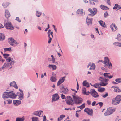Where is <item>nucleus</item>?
I'll return each mask as SVG.
<instances>
[{"label":"nucleus","instance_id":"39448f33","mask_svg":"<svg viewBox=\"0 0 121 121\" xmlns=\"http://www.w3.org/2000/svg\"><path fill=\"white\" fill-rule=\"evenodd\" d=\"M65 99L66 103L68 105L72 106L73 105V101L72 100L70 96H67L65 98Z\"/></svg>","mask_w":121,"mask_h":121},{"label":"nucleus","instance_id":"c9c22d12","mask_svg":"<svg viewBox=\"0 0 121 121\" xmlns=\"http://www.w3.org/2000/svg\"><path fill=\"white\" fill-rule=\"evenodd\" d=\"M93 86L96 88H98L100 87L99 84L98 83L94 84Z\"/></svg>","mask_w":121,"mask_h":121},{"label":"nucleus","instance_id":"a18cd8bd","mask_svg":"<svg viewBox=\"0 0 121 121\" xmlns=\"http://www.w3.org/2000/svg\"><path fill=\"white\" fill-rule=\"evenodd\" d=\"M85 103H84L80 106H79V108L81 109H82L85 107Z\"/></svg>","mask_w":121,"mask_h":121},{"label":"nucleus","instance_id":"6ab92c4d","mask_svg":"<svg viewBox=\"0 0 121 121\" xmlns=\"http://www.w3.org/2000/svg\"><path fill=\"white\" fill-rule=\"evenodd\" d=\"M10 86H13L17 89L18 88V87L15 81H13L11 82L10 84Z\"/></svg>","mask_w":121,"mask_h":121},{"label":"nucleus","instance_id":"603ef678","mask_svg":"<svg viewBox=\"0 0 121 121\" xmlns=\"http://www.w3.org/2000/svg\"><path fill=\"white\" fill-rule=\"evenodd\" d=\"M108 93H107L104 95L103 94V95H102V96L103 97L105 98L106 97H107L108 96Z\"/></svg>","mask_w":121,"mask_h":121},{"label":"nucleus","instance_id":"bb28decb","mask_svg":"<svg viewBox=\"0 0 121 121\" xmlns=\"http://www.w3.org/2000/svg\"><path fill=\"white\" fill-rule=\"evenodd\" d=\"M100 7L103 10H108L109 9V8L108 7L105 6H104L103 5H100Z\"/></svg>","mask_w":121,"mask_h":121},{"label":"nucleus","instance_id":"6e6d98bb","mask_svg":"<svg viewBox=\"0 0 121 121\" xmlns=\"http://www.w3.org/2000/svg\"><path fill=\"white\" fill-rule=\"evenodd\" d=\"M3 56L5 58H7V57H8L9 56V54H4L3 55Z\"/></svg>","mask_w":121,"mask_h":121},{"label":"nucleus","instance_id":"8fccbe9b","mask_svg":"<svg viewBox=\"0 0 121 121\" xmlns=\"http://www.w3.org/2000/svg\"><path fill=\"white\" fill-rule=\"evenodd\" d=\"M104 115L105 116L109 115L110 114L108 111L107 110L106 112H105L104 114Z\"/></svg>","mask_w":121,"mask_h":121},{"label":"nucleus","instance_id":"680f3d73","mask_svg":"<svg viewBox=\"0 0 121 121\" xmlns=\"http://www.w3.org/2000/svg\"><path fill=\"white\" fill-rule=\"evenodd\" d=\"M61 98L63 99H65V96L63 94H62L61 95Z\"/></svg>","mask_w":121,"mask_h":121},{"label":"nucleus","instance_id":"b1692460","mask_svg":"<svg viewBox=\"0 0 121 121\" xmlns=\"http://www.w3.org/2000/svg\"><path fill=\"white\" fill-rule=\"evenodd\" d=\"M5 15L6 18H8L10 17V15L9 12L7 10H5Z\"/></svg>","mask_w":121,"mask_h":121},{"label":"nucleus","instance_id":"de8ad7c7","mask_svg":"<svg viewBox=\"0 0 121 121\" xmlns=\"http://www.w3.org/2000/svg\"><path fill=\"white\" fill-rule=\"evenodd\" d=\"M13 60V59L11 58L10 57H8L6 59V60L7 62H8V63H10V61Z\"/></svg>","mask_w":121,"mask_h":121},{"label":"nucleus","instance_id":"49530a36","mask_svg":"<svg viewBox=\"0 0 121 121\" xmlns=\"http://www.w3.org/2000/svg\"><path fill=\"white\" fill-rule=\"evenodd\" d=\"M82 84L83 86H86L88 84V83L86 80H85L83 82Z\"/></svg>","mask_w":121,"mask_h":121},{"label":"nucleus","instance_id":"4c0bfd02","mask_svg":"<svg viewBox=\"0 0 121 121\" xmlns=\"http://www.w3.org/2000/svg\"><path fill=\"white\" fill-rule=\"evenodd\" d=\"M93 112V110L91 109H90V111L87 113L90 115H92Z\"/></svg>","mask_w":121,"mask_h":121},{"label":"nucleus","instance_id":"4d7b16f0","mask_svg":"<svg viewBox=\"0 0 121 121\" xmlns=\"http://www.w3.org/2000/svg\"><path fill=\"white\" fill-rule=\"evenodd\" d=\"M90 109L88 108H86L84 109V111L87 113L90 111Z\"/></svg>","mask_w":121,"mask_h":121},{"label":"nucleus","instance_id":"774afa93","mask_svg":"<svg viewBox=\"0 0 121 121\" xmlns=\"http://www.w3.org/2000/svg\"><path fill=\"white\" fill-rule=\"evenodd\" d=\"M49 40L48 41V43H50L51 42V41L52 40V38L51 37L49 38Z\"/></svg>","mask_w":121,"mask_h":121},{"label":"nucleus","instance_id":"2f4dec72","mask_svg":"<svg viewBox=\"0 0 121 121\" xmlns=\"http://www.w3.org/2000/svg\"><path fill=\"white\" fill-rule=\"evenodd\" d=\"M65 117V116L64 115H62L60 116L58 118V121H60L62 120Z\"/></svg>","mask_w":121,"mask_h":121},{"label":"nucleus","instance_id":"0e129e2a","mask_svg":"<svg viewBox=\"0 0 121 121\" xmlns=\"http://www.w3.org/2000/svg\"><path fill=\"white\" fill-rule=\"evenodd\" d=\"M92 1H94L96 2H99V0H91Z\"/></svg>","mask_w":121,"mask_h":121},{"label":"nucleus","instance_id":"09e8293b","mask_svg":"<svg viewBox=\"0 0 121 121\" xmlns=\"http://www.w3.org/2000/svg\"><path fill=\"white\" fill-rule=\"evenodd\" d=\"M38 111L34 112H33V114L35 115L38 116Z\"/></svg>","mask_w":121,"mask_h":121},{"label":"nucleus","instance_id":"72a5a7b5","mask_svg":"<svg viewBox=\"0 0 121 121\" xmlns=\"http://www.w3.org/2000/svg\"><path fill=\"white\" fill-rule=\"evenodd\" d=\"M10 4L9 2L4 3L2 5L4 8H5L9 5Z\"/></svg>","mask_w":121,"mask_h":121},{"label":"nucleus","instance_id":"bf43d9fd","mask_svg":"<svg viewBox=\"0 0 121 121\" xmlns=\"http://www.w3.org/2000/svg\"><path fill=\"white\" fill-rule=\"evenodd\" d=\"M98 104H99L100 107H102L103 105V103L102 102H100L98 103Z\"/></svg>","mask_w":121,"mask_h":121},{"label":"nucleus","instance_id":"7c9ffc66","mask_svg":"<svg viewBox=\"0 0 121 121\" xmlns=\"http://www.w3.org/2000/svg\"><path fill=\"white\" fill-rule=\"evenodd\" d=\"M108 84V83L107 82H100L99 83L100 85L102 86H106Z\"/></svg>","mask_w":121,"mask_h":121},{"label":"nucleus","instance_id":"f704fd0d","mask_svg":"<svg viewBox=\"0 0 121 121\" xmlns=\"http://www.w3.org/2000/svg\"><path fill=\"white\" fill-rule=\"evenodd\" d=\"M98 22L99 23L101 26L103 27H105V23L104 24V22L102 20L99 21Z\"/></svg>","mask_w":121,"mask_h":121},{"label":"nucleus","instance_id":"ddd939ff","mask_svg":"<svg viewBox=\"0 0 121 121\" xmlns=\"http://www.w3.org/2000/svg\"><path fill=\"white\" fill-rule=\"evenodd\" d=\"M65 77H63L61 78L59 80L57 83V85L58 86H59L64 82L65 79Z\"/></svg>","mask_w":121,"mask_h":121},{"label":"nucleus","instance_id":"a19ab883","mask_svg":"<svg viewBox=\"0 0 121 121\" xmlns=\"http://www.w3.org/2000/svg\"><path fill=\"white\" fill-rule=\"evenodd\" d=\"M41 12L38 11H36V16L38 17H39L41 15Z\"/></svg>","mask_w":121,"mask_h":121},{"label":"nucleus","instance_id":"ea45409f","mask_svg":"<svg viewBox=\"0 0 121 121\" xmlns=\"http://www.w3.org/2000/svg\"><path fill=\"white\" fill-rule=\"evenodd\" d=\"M113 44L114 45L120 47H121V43H119L115 42L113 43Z\"/></svg>","mask_w":121,"mask_h":121},{"label":"nucleus","instance_id":"dca6fc26","mask_svg":"<svg viewBox=\"0 0 121 121\" xmlns=\"http://www.w3.org/2000/svg\"><path fill=\"white\" fill-rule=\"evenodd\" d=\"M113 9L116 10L117 9V10H121V7L120 5H118V4H116L115 5V6L113 7Z\"/></svg>","mask_w":121,"mask_h":121},{"label":"nucleus","instance_id":"1a4fd4ad","mask_svg":"<svg viewBox=\"0 0 121 121\" xmlns=\"http://www.w3.org/2000/svg\"><path fill=\"white\" fill-rule=\"evenodd\" d=\"M59 99V97L58 94L56 93L52 96V102H53L54 101L57 100Z\"/></svg>","mask_w":121,"mask_h":121},{"label":"nucleus","instance_id":"e2e57ef3","mask_svg":"<svg viewBox=\"0 0 121 121\" xmlns=\"http://www.w3.org/2000/svg\"><path fill=\"white\" fill-rule=\"evenodd\" d=\"M43 121H46V117L45 115L43 117Z\"/></svg>","mask_w":121,"mask_h":121},{"label":"nucleus","instance_id":"0eeeda50","mask_svg":"<svg viewBox=\"0 0 121 121\" xmlns=\"http://www.w3.org/2000/svg\"><path fill=\"white\" fill-rule=\"evenodd\" d=\"M103 63L105 64H107L109 66V68L111 69L112 68V65L111 63L109 62V60L108 57H104V60L103 61Z\"/></svg>","mask_w":121,"mask_h":121},{"label":"nucleus","instance_id":"20e7f679","mask_svg":"<svg viewBox=\"0 0 121 121\" xmlns=\"http://www.w3.org/2000/svg\"><path fill=\"white\" fill-rule=\"evenodd\" d=\"M4 26L6 29L9 30H12L14 29V28L13 27L11 22H4Z\"/></svg>","mask_w":121,"mask_h":121},{"label":"nucleus","instance_id":"a211bd4d","mask_svg":"<svg viewBox=\"0 0 121 121\" xmlns=\"http://www.w3.org/2000/svg\"><path fill=\"white\" fill-rule=\"evenodd\" d=\"M110 27L113 31H116L117 29V28L115 24H112L110 26Z\"/></svg>","mask_w":121,"mask_h":121},{"label":"nucleus","instance_id":"a878e982","mask_svg":"<svg viewBox=\"0 0 121 121\" xmlns=\"http://www.w3.org/2000/svg\"><path fill=\"white\" fill-rule=\"evenodd\" d=\"M5 39V36L3 34L0 33V41L4 40Z\"/></svg>","mask_w":121,"mask_h":121},{"label":"nucleus","instance_id":"5fc2aeb1","mask_svg":"<svg viewBox=\"0 0 121 121\" xmlns=\"http://www.w3.org/2000/svg\"><path fill=\"white\" fill-rule=\"evenodd\" d=\"M90 14H88L89 15H91L92 16H93L95 15V14L94 13V12L92 10L91 11V12H90Z\"/></svg>","mask_w":121,"mask_h":121},{"label":"nucleus","instance_id":"aec40b11","mask_svg":"<svg viewBox=\"0 0 121 121\" xmlns=\"http://www.w3.org/2000/svg\"><path fill=\"white\" fill-rule=\"evenodd\" d=\"M110 114H112L115 111V109L113 108H110L107 109Z\"/></svg>","mask_w":121,"mask_h":121},{"label":"nucleus","instance_id":"423d86ee","mask_svg":"<svg viewBox=\"0 0 121 121\" xmlns=\"http://www.w3.org/2000/svg\"><path fill=\"white\" fill-rule=\"evenodd\" d=\"M15 62V60H13L10 63L6 62L4 63L2 66V69H4L10 66L13 65Z\"/></svg>","mask_w":121,"mask_h":121},{"label":"nucleus","instance_id":"cd10ccee","mask_svg":"<svg viewBox=\"0 0 121 121\" xmlns=\"http://www.w3.org/2000/svg\"><path fill=\"white\" fill-rule=\"evenodd\" d=\"M12 102V100L9 99L6 100L4 101V103L5 105L6 104H10Z\"/></svg>","mask_w":121,"mask_h":121},{"label":"nucleus","instance_id":"79ce46f5","mask_svg":"<svg viewBox=\"0 0 121 121\" xmlns=\"http://www.w3.org/2000/svg\"><path fill=\"white\" fill-rule=\"evenodd\" d=\"M4 50L5 52L7 51L10 52L12 51V49L10 48H4Z\"/></svg>","mask_w":121,"mask_h":121},{"label":"nucleus","instance_id":"4468645a","mask_svg":"<svg viewBox=\"0 0 121 121\" xmlns=\"http://www.w3.org/2000/svg\"><path fill=\"white\" fill-rule=\"evenodd\" d=\"M16 96H18V99L19 100H22L23 98V93H21L20 92H18L17 93V94L16 95Z\"/></svg>","mask_w":121,"mask_h":121},{"label":"nucleus","instance_id":"c85d7f7f","mask_svg":"<svg viewBox=\"0 0 121 121\" xmlns=\"http://www.w3.org/2000/svg\"><path fill=\"white\" fill-rule=\"evenodd\" d=\"M92 19H88L87 17V18L86 19V22L87 24L88 25L92 24Z\"/></svg>","mask_w":121,"mask_h":121},{"label":"nucleus","instance_id":"2eb2a0df","mask_svg":"<svg viewBox=\"0 0 121 121\" xmlns=\"http://www.w3.org/2000/svg\"><path fill=\"white\" fill-rule=\"evenodd\" d=\"M98 80L99 81H101V82H107L109 81V79L104 78L102 77H99V78Z\"/></svg>","mask_w":121,"mask_h":121},{"label":"nucleus","instance_id":"5701e85b","mask_svg":"<svg viewBox=\"0 0 121 121\" xmlns=\"http://www.w3.org/2000/svg\"><path fill=\"white\" fill-rule=\"evenodd\" d=\"M91 67L89 68L90 70H94L95 67V65L92 63H90Z\"/></svg>","mask_w":121,"mask_h":121},{"label":"nucleus","instance_id":"69168bd1","mask_svg":"<svg viewBox=\"0 0 121 121\" xmlns=\"http://www.w3.org/2000/svg\"><path fill=\"white\" fill-rule=\"evenodd\" d=\"M87 104L89 105H90L91 104V101H90L89 100H87Z\"/></svg>","mask_w":121,"mask_h":121},{"label":"nucleus","instance_id":"c756f323","mask_svg":"<svg viewBox=\"0 0 121 121\" xmlns=\"http://www.w3.org/2000/svg\"><path fill=\"white\" fill-rule=\"evenodd\" d=\"M25 119V118L23 117H17L16 118V121H23Z\"/></svg>","mask_w":121,"mask_h":121},{"label":"nucleus","instance_id":"f3484780","mask_svg":"<svg viewBox=\"0 0 121 121\" xmlns=\"http://www.w3.org/2000/svg\"><path fill=\"white\" fill-rule=\"evenodd\" d=\"M13 103L15 106H17L21 103V101L19 100H14L13 101Z\"/></svg>","mask_w":121,"mask_h":121},{"label":"nucleus","instance_id":"e433bc0d","mask_svg":"<svg viewBox=\"0 0 121 121\" xmlns=\"http://www.w3.org/2000/svg\"><path fill=\"white\" fill-rule=\"evenodd\" d=\"M119 41L121 40V34L120 35V34H118L117 36V38H116Z\"/></svg>","mask_w":121,"mask_h":121},{"label":"nucleus","instance_id":"c03bdc74","mask_svg":"<svg viewBox=\"0 0 121 121\" xmlns=\"http://www.w3.org/2000/svg\"><path fill=\"white\" fill-rule=\"evenodd\" d=\"M32 121H38V118L37 117H33L32 118Z\"/></svg>","mask_w":121,"mask_h":121},{"label":"nucleus","instance_id":"f257e3e1","mask_svg":"<svg viewBox=\"0 0 121 121\" xmlns=\"http://www.w3.org/2000/svg\"><path fill=\"white\" fill-rule=\"evenodd\" d=\"M16 95L12 91H10V92H5L3 93L2 95V98L4 100H6L9 98L14 99L16 98Z\"/></svg>","mask_w":121,"mask_h":121},{"label":"nucleus","instance_id":"393cba45","mask_svg":"<svg viewBox=\"0 0 121 121\" xmlns=\"http://www.w3.org/2000/svg\"><path fill=\"white\" fill-rule=\"evenodd\" d=\"M109 74V73H105L103 74V75L106 78H107L109 79H111L113 77V76H109L108 75V74Z\"/></svg>","mask_w":121,"mask_h":121},{"label":"nucleus","instance_id":"338daca9","mask_svg":"<svg viewBox=\"0 0 121 121\" xmlns=\"http://www.w3.org/2000/svg\"><path fill=\"white\" fill-rule=\"evenodd\" d=\"M96 103V102L95 101H94L92 103V106H93L95 105V104Z\"/></svg>","mask_w":121,"mask_h":121},{"label":"nucleus","instance_id":"f8f14e48","mask_svg":"<svg viewBox=\"0 0 121 121\" xmlns=\"http://www.w3.org/2000/svg\"><path fill=\"white\" fill-rule=\"evenodd\" d=\"M61 92L63 93L66 94L67 93L68 90L67 88H64V86L62 85V88H61Z\"/></svg>","mask_w":121,"mask_h":121},{"label":"nucleus","instance_id":"37998d69","mask_svg":"<svg viewBox=\"0 0 121 121\" xmlns=\"http://www.w3.org/2000/svg\"><path fill=\"white\" fill-rule=\"evenodd\" d=\"M115 81L116 82L118 83H121V78H117L115 80Z\"/></svg>","mask_w":121,"mask_h":121},{"label":"nucleus","instance_id":"3c124183","mask_svg":"<svg viewBox=\"0 0 121 121\" xmlns=\"http://www.w3.org/2000/svg\"><path fill=\"white\" fill-rule=\"evenodd\" d=\"M108 16V14L107 12H105L104 14V16L105 17H106Z\"/></svg>","mask_w":121,"mask_h":121},{"label":"nucleus","instance_id":"473e14b6","mask_svg":"<svg viewBox=\"0 0 121 121\" xmlns=\"http://www.w3.org/2000/svg\"><path fill=\"white\" fill-rule=\"evenodd\" d=\"M38 116L40 117H42L43 114V112L42 111H38Z\"/></svg>","mask_w":121,"mask_h":121},{"label":"nucleus","instance_id":"13d9d810","mask_svg":"<svg viewBox=\"0 0 121 121\" xmlns=\"http://www.w3.org/2000/svg\"><path fill=\"white\" fill-rule=\"evenodd\" d=\"M93 10L94 11V13L95 14H96L97 13V9L95 8H93Z\"/></svg>","mask_w":121,"mask_h":121},{"label":"nucleus","instance_id":"58836bf2","mask_svg":"<svg viewBox=\"0 0 121 121\" xmlns=\"http://www.w3.org/2000/svg\"><path fill=\"white\" fill-rule=\"evenodd\" d=\"M105 90V89L104 88H101L98 89V91L100 92H102L104 91Z\"/></svg>","mask_w":121,"mask_h":121},{"label":"nucleus","instance_id":"864d4df0","mask_svg":"<svg viewBox=\"0 0 121 121\" xmlns=\"http://www.w3.org/2000/svg\"><path fill=\"white\" fill-rule=\"evenodd\" d=\"M86 89L85 88H83L82 89V92L83 93L85 94L86 93Z\"/></svg>","mask_w":121,"mask_h":121},{"label":"nucleus","instance_id":"7ed1b4c3","mask_svg":"<svg viewBox=\"0 0 121 121\" xmlns=\"http://www.w3.org/2000/svg\"><path fill=\"white\" fill-rule=\"evenodd\" d=\"M8 41L11 45L13 47H15L19 44V43L12 38H9L8 39Z\"/></svg>","mask_w":121,"mask_h":121},{"label":"nucleus","instance_id":"f03ea898","mask_svg":"<svg viewBox=\"0 0 121 121\" xmlns=\"http://www.w3.org/2000/svg\"><path fill=\"white\" fill-rule=\"evenodd\" d=\"M75 93H74L75 94ZM73 102L76 104H80L82 103V102L83 99L77 95H73Z\"/></svg>","mask_w":121,"mask_h":121},{"label":"nucleus","instance_id":"052dcab7","mask_svg":"<svg viewBox=\"0 0 121 121\" xmlns=\"http://www.w3.org/2000/svg\"><path fill=\"white\" fill-rule=\"evenodd\" d=\"M16 20L19 22H21V20L19 19V18L18 17H16Z\"/></svg>","mask_w":121,"mask_h":121},{"label":"nucleus","instance_id":"9d476101","mask_svg":"<svg viewBox=\"0 0 121 121\" xmlns=\"http://www.w3.org/2000/svg\"><path fill=\"white\" fill-rule=\"evenodd\" d=\"M77 13L80 15H83L85 14L83 10L82 9H78L77 11Z\"/></svg>","mask_w":121,"mask_h":121},{"label":"nucleus","instance_id":"412c9836","mask_svg":"<svg viewBox=\"0 0 121 121\" xmlns=\"http://www.w3.org/2000/svg\"><path fill=\"white\" fill-rule=\"evenodd\" d=\"M112 88H114V92H121V90L119 89L118 87H115L114 86H113Z\"/></svg>","mask_w":121,"mask_h":121},{"label":"nucleus","instance_id":"4be33fe9","mask_svg":"<svg viewBox=\"0 0 121 121\" xmlns=\"http://www.w3.org/2000/svg\"><path fill=\"white\" fill-rule=\"evenodd\" d=\"M56 75H54V76H51L50 77V80L52 82H55L57 80L56 78Z\"/></svg>","mask_w":121,"mask_h":121},{"label":"nucleus","instance_id":"9b49d317","mask_svg":"<svg viewBox=\"0 0 121 121\" xmlns=\"http://www.w3.org/2000/svg\"><path fill=\"white\" fill-rule=\"evenodd\" d=\"M50 69H52V70H54L57 69V66L55 65L52 64H49L48 67Z\"/></svg>","mask_w":121,"mask_h":121},{"label":"nucleus","instance_id":"6e6552de","mask_svg":"<svg viewBox=\"0 0 121 121\" xmlns=\"http://www.w3.org/2000/svg\"><path fill=\"white\" fill-rule=\"evenodd\" d=\"M90 93L92 96L94 98L98 97L99 95L93 89H91L90 90Z\"/></svg>","mask_w":121,"mask_h":121}]
</instances>
